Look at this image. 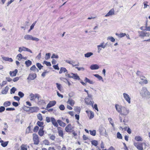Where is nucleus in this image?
Segmentation results:
<instances>
[{"instance_id": "f257e3e1", "label": "nucleus", "mask_w": 150, "mask_h": 150, "mask_svg": "<svg viewBox=\"0 0 150 150\" xmlns=\"http://www.w3.org/2000/svg\"><path fill=\"white\" fill-rule=\"evenodd\" d=\"M141 96L143 98H149L150 93L146 87H143L140 92Z\"/></svg>"}, {"instance_id": "f03ea898", "label": "nucleus", "mask_w": 150, "mask_h": 150, "mask_svg": "<svg viewBox=\"0 0 150 150\" xmlns=\"http://www.w3.org/2000/svg\"><path fill=\"white\" fill-rule=\"evenodd\" d=\"M87 96L85 99V101L86 103L88 105H92L93 106L94 102L92 101L93 96L89 93L87 94Z\"/></svg>"}, {"instance_id": "7ed1b4c3", "label": "nucleus", "mask_w": 150, "mask_h": 150, "mask_svg": "<svg viewBox=\"0 0 150 150\" xmlns=\"http://www.w3.org/2000/svg\"><path fill=\"white\" fill-rule=\"evenodd\" d=\"M129 109L126 108L123 106L122 108V110L120 114L122 115L126 116L129 114Z\"/></svg>"}, {"instance_id": "20e7f679", "label": "nucleus", "mask_w": 150, "mask_h": 150, "mask_svg": "<svg viewBox=\"0 0 150 150\" xmlns=\"http://www.w3.org/2000/svg\"><path fill=\"white\" fill-rule=\"evenodd\" d=\"M33 136L34 144H38L39 142L38 136L35 134H33Z\"/></svg>"}, {"instance_id": "39448f33", "label": "nucleus", "mask_w": 150, "mask_h": 150, "mask_svg": "<svg viewBox=\"0 0 150 150\" xmlns=\"http://www.w3.org/2000/svg\"><path fill=\"white\" fill-rule=\"evenodd\" d=\"M30 96V99L31 100H34L36 98L38 99V100H39L40 96L38 94H34L33 93H31Z\"/></svg>"}, {"instance_id": "423d86ee", "label": "nucleus", "mask_w": 150, "mask_h": 150, "mask_svg": "<svg viewBox=\"0 0 150 150\" xmlns=\"http://www.w3.org/2000/svg\"><path fill=\"white\" fill-rule=\"evenodd\" d=\"M123 95L125 100L128 102V103H130L131 98L129 95L125 93H124L123 94Z\"/></svg>"}, {"instance_id": "0eeeda50", "label": "nucleus", "mask_w": 150, "mask_h": 150, "mask_svg": "<svg viewBox=\"0 0 150 150\" xmlns=\"http://www.w3.org/2000/svg\"><path fill=\"white\" fill-rule=\"evenodd\" d=\"M65 130L68 132H73L74 130H72V128L71 124H69L65 127Z\"/></svg>"}, {"instance_id": "6e6552de", "label": "nucleus", "mask_w": 150, "mask_h": 150, "mask_svg": "<svg viewBox=\"0 0 150 150\" xmlns=\"http://www.w3.org/2000/svg\"><path fill=\"white\" fill-rule=\"evenodd\" d=\"M134 145L139 150H142V143L139 142L134 143Z\"/></svg>"}, {"instance_id": "1a4fd4ad", "label": "nucleus", "mask_w": 150, "mask_h": 150, "mask_svg": "<svg viewBox=\"0 0 150 150\" xmlns=\"http://www.w3.org/2000/svg\"><path fill=\"white\" fill-rule=\"evenodd\" d=\"M138 33L139 37H144L145 36H149L150 35L149 33H146L143 31H139Z\"/></svg>"}, {"instance_id": "9d476101", "label": "nucleus", "mask_w": 150, "mask_h": 150, "mask_svg": "<svg viewBox=\"0 0 150 150\" xmlns=\"http://www.w3.org/2000/svg\"><path fill=\"white\" fill-rule=\"evenodd\" d=\"M97 47L98 50V52L99 53L102 50L100 47L104 49L106 47V45H104V42H103L100 43V45H97Z\"/></svg>"}, {"instance_id": "9b49d317", "label": "nucleus", "mask_w": 150, "mask_h": 150, "mask_svg": "<svg viewBox=\"0 0 150 150\" xmlns=\"http://www.w3.org/2000/svg\"><path fill=\"white\" fill-rule=\"evenodd\" d=\"M56 102L55 100H53L50 101L49 103L47 105L45 110H47V108H48L51 107L54 105L56 104Z\"/></svg>"}, {"instance_id": "f8f14e48", "label": "nucleus", "mask_w": 150, "mask_h": 150, "mask_svg": "<svg viewBox=\"0 0 150 150\" xmlns=\"http://www.w3.org/2000/svg\"><path fill=\"white\" fill-rule=\"evenodd\" d=\"M36 77V74H29L27 78V79L32 80L34 79Z\"/></svg>"}, {"instance_id": "ddd939ff", "label": "nucleus", "mask_w": 150, "mask_h": 150, "mask_svg": "<svg viewBox=\"0 0 150 150\" xmlns=\"http://www.w3.org/2000/svg\"><path fill=\"white\" fill-rule=\"evenodd\" d=\"M100 133V134L107 135V133L106 129L104 127H101L99 129Z\"/></svg>"}, {"instance_id": "4468645a", "label": "nucleus", "mask_w": 150, "mask_h": 150, "mask_svg": "<svg viewBox=\"0 0 150 150\" xmlns=\"http://www.w3.org/2000/svg\"><path fill=\"white\" fill-rule=\"evenodd\" d=\"M123 107V106L119 105L117 104H116L115 105V107L117 111L120 113L121 112Z\"/></svg>"}, {"instance_id": "2eb2a0df", "label": "nucleus", "mask_w": 150, "mask_h": 150, "mask_svg": "<svg viewBox=\"0 0 150 150\" xmlns=\"http://www.w3.org/2000/svg\"><path fill=\"white\" fill-rule=\"evenodd\" d=\"M114 10L113 8L110 9L108 13H107L105 16V17H108L110 16H112L114 14Z\"/></svg>"}, {"instance_id": "dca6fc26", "label": "nucleus", "mask_w": 150, "mask_h": 150, "mask_svg": "<svg viewBox=\"0 0 150 150\" xmlns=\"http://www.w3.org/2000/svg\"><path fill=\"white\" fill-rule=\"evenodd\" d=\"M51 121L53 125L56 127H58V125L55 119L54 118L51 117Z\"/></svg>"}, {"instance_id": "f3484780", "label": "nucleus", "mask_w": 150, "mask_h": 150, "mask_svg": "<svg viewBox=\"0 0 150 150\" xmlns=\"http://www.w3.org/2000/svg\"><path fill=\"white\" fill-rule=\"evenodd\" d=\"M28 108H30V111L32 112H37L38 110V107H37Z\"/></svg>"}, {"instance_id": "a211bd4d", "label": "nucleus", "mask_w": 150, "mask_h": 150, "mask_svg": "<svg viewBox=\"0 0 150 150\" xmlns=\"http://www.w3.org/2000/svg\"><path fill=\"white\" fill-rule=\"evenodd\" d=\"M90 68L92 70H96L98 69L99 67L97 64H92Z\"/></svg>"}, {"instance_id": "6ab92c4d", "label": "nucleus", "mask_w": 150, "mask_h": 150, "mask_svg": "<svg viewBox=\"0 0 150 150\" xmlns=\"http://www.w3.org/2000/svg\"><path fill=\"white\" fill-rule=\"evenodd\" d=\"M18 71L17 69H16L13 71H10L9 74L11 76H15Z\"/></svg>"}, {"instance_id": "aec40b11", "label": "nucleus", "mask_w": 150, "mask_h": 150, "mask_svg": "<svg viewBox=\"0 0 150 150\" xmlns=\"http://www.w3.org/2000/svg\"><path fill=\"white\" fill-rule=\"evenodd\" d=\"M67 103L70 105L71 106H73L75 103V101L69 98Z\"/></svg>"}, {"instance_id": "412c9836", "label": "nucleus", "mask_w": 150, "mask_h": 150, "mask_svg": "<svg viewBox=\"0 0 150 150\" xmlns=\"http://www.w3.org/2000/svg\"><path fill=\"white\" fill-rule=\"evenodd\" d=\"M33 36L30 35H26L24 36V38L26 40H32Z\"/></svg>"}, {"instance_id": "4be33fe9", "label": "nucleus", "mask_w": 150, "mask_h": 150, "mask_svg": "<svg viewBox=\"0 0 150 150\" xmlns=\"http://www.w3.org/2000/svg\"><path fill=\"white\" fill-rule=\"evenodd\" d=\"M57 122L59 124V125L61 126L64 127L66 125V124L63 122L61 120H57Z\"/></svg>"}, {"instance_id": "5701e85b", "label": "nucleus", "mask_w": 150, "mask_h": 150, "mask_svg": "<svg viewBox=\"0 0 150 150\" xmlns=\"http://www.w3.org/2000/svg\"><path fill=\"white\" fill-rule=\"evenodd\" d=\"M71 75H72L71 78L76 80L80 79L79 76L77 74L72 73H71Z\"/></svg>"}, {"instance_id": "b1692460", "label": "nucleus", "mask_w": 150, "mask_h": 150, "mask_svg": "<svg viewBox=\"0 0 150 150\" xmlns=\"http://www.w3.org/2000/svg\"><path fill=\"white\" fill-rule=\"evenodd\" d=\"M30 70L34 72H38L39 71L38 69L36 67L35 65L33 66L30 69Z\"/></svg>"}, {"instance_id": "393cba45", "label": "nucleus", "mask_w": 150, "mask_h": 150, "mask_svg": "<svg viewBox=\"0 0 150 150\" xmlns=\"http://www.w3.org/2000/svg\"><path fill=\"white\" fill-rule=\"evenodd\" d=\"M38 134L41 137L43 135L44 131L43 130V128H41L39 129L38 132Z\"/></svg>"}, {"instance_id": "a878e982", "label": "nucleus", "mask_w": 150, "mask_h": 150, "mask_svg": "<svg viewBox=\"0 0 150 150\" xmlns=\"http://www.w3.org/2000/svg\"><path fill=\"white\" fill-rule=\"evenodd\" d=\"M59 128H61L60 127H59L58 128V133L59 134V135L62 137H63V131L61 129H59Z\"/></svg>"}, {"instance_id": "bb28decb", "label": "nucleus", "mask_w": 150, "mask_h": 150, "mask_svg": "<svg viewBox=\"0 0 150 150\" xmlns=\"http://www.w3.org/2000/svg\"><path fill=\"white\" fill-rule=\"evenodd\" d=\"M84 81L86 83H88L91 84H93L94 83V82L90 80L87 77L85 78Z\"/></svg>"}, {"instance_id": "cd10ccee", "label": "nucleus", "mask_w": 150, "mask_h": 150, "mask_svg": "<svg viewBox=\"0 0 150 150\" xmlns=\"http://www.w3.org/2000/svg\"><path fill=\"white\" fill-rule=\"evenodd\" d=\"M2 59L6 61H9V62H12L13 60L11 58H9L8 57H2Z\"/></svg>"}, {"instance_id": "c85d7f7f", "label": "nucleus", "mask_w": 150, "mask_h": 150, "mask_svg": "<svg viewBox=\"0 0 150 150\" xmlns=\"http://www.w3.org/2000/svg\"><path fill=\"white\" fill-rule=\"evenodd\" d=\"M25 64L26 65V67H28L31 65L32 64V62L29 60L25 61Z\"/></svg>"}, {"instance_id": "c756f323", "label": "nucleus", "mask_w": 150, "mask_h": 150, "mask_svg": "<svg viewBox=\"0 0 150 150\" xmlns=\"http://www.w3.org/2000/svg\"><path fill=\"white\" fill-rule=\"evenodd\" d=\"M28 146L26 144H22L21 146V150H27Z\"/></svg>"}, {"instance_id": "7c9ffc66", "label": "nucleus", "mask_w": 150, "mask_h": 150, "mask_svg": "<svg viewBox=\"0 0 150 150\" xmlns=\"http://www.w3.org/2000/svg\"><path fill=\"white\" fill-rule=\"evenodd\" d=\"M93 75L95 76L97 78L99 79V80H101L103 81L102 77L101 76H100L99 74H94Z\"/></svg>"}, {"instance_id": "2f4dec72", "label": "nucleus", "mask_w": 150, "mask_h": 150, "mask_svg": "<svg viewBox=\"0 0 150 150\" xmlns=\"http://www.w3.org/2000/svg\"><path fill=\"white\" fill-rule=\"evenodd\" d=\"M37 124L40 127H42V128H43L44 127V123L43 122L38 121L37 122Z\"/></svg>"}, {"instance_id": "473e14b6", "label": "nucleus", "mask_w": 150, "mask_h": 150, "mask_svg": "<svg viewBox=\"0 0 150 150\" xmlns=\"http://www.w3.org/2000/svg\"><path fill=\"white\" fill-rule=\"evenodd\" d=\"M67 71V70L65 68L62 67L59 72V74H61L62 72H65Z\"/></svg>"}, {"instance_id": "72a5a7b5", "label": "nucleus", "mask_w": 150, "mask_h": 150, "mask_svg": "<svg viewBox=\"0 0 150 150\" xmlns=\"http://www.w3.org/2000/svg\"><path fill=\"white\" fill-rule=\"evenodd\" d=\"M135 139L137 141H142L143 140L142 139L140 136H136L135 137Z\"/></svg>"}, {"instance_id": "f704fd0d", "label": "nucleus", "mask_w": 150, "mask_h": 150, "mask_svg": "<svg viewBox=\"0 0 150 150\" xmlns=\"http://www.w3.org/2000/svg\"><path fill=\"white\" fill-rule=\"evenodd\" d=\"M11 105V102L9 101H7L4 102L3 105L5 107L9 106Z\"/></svg>"}, {"instance_id": "c9c22d12", "label": "nucleus", "mask_w": 150, "mask_h": 150, "mask_svg": "<svg viewBox=\"0 0 150 150\" xmlns=\"http://www.w3.org/2000/svg\"><path fill=\"white\" fill-rule=\"evenodd\" d=\"M93 55V53L91 52H88L84 54V56L86 57H90L92 55Z\"/></svg>"}, {"instance_id": "e433bc0d", "label": "nucleus", "mask_w": 150, "mask_h": 150, "mask_svg": "<svg viewBox=\"0 0 150 150\" xmlns=\"http://www.w3.org/2000/svg\"><path fill=\"white\" fill-rule=\"evenodd\" d=\"M25 47H19L18 51L20 53L21 52L23 51H25Z\"/></svg>"}, {"instance_id": "4c0bfd02", "label": "nucleus", "mask_w": 150, "mask_h": 150, "mask_svg": "<svg viewBox=\"0 0 150 150\" xmlns=\"http://www.w3.org/2000/svg\"><path fill=\"white\" fill-rule=\"evenodd\" d=\"M107 40H110L112 42H114L115 41V39L112 37L110 36L107 38Z\"/></svg>"}, {"instance_id": "58836bf2", "label": "nucleus", "mask_w": 150, "mask_h": 150, "mask_svg": "<svg viewBox=\"0 0 150 150\" xmlns=\"http://www.w3.org/2000/svg\"><path fill=\"white\" fill-rule=\"evenodd\" d=\"M74 110L75 111L80 113V112L81 109L79 107H75L74 108Z\"/></svg>"}, {"instance_id": "ea45409f", "label": "nucleus", "mask_w": 150, "mask_h": 150, "mask_svg": "<svg viewBox=\"0 0 150 150\" xmlns=\"http://www.w3.org/2000/svg\"><path fill=\"white\" fill-rule=\"evenodd\" d=\"M91 144L94 145L95 146H96L98 144V142L96 140H93L91 142Z\"/></svg>"}, {"instance_id": "a19ab883", "label": "nucleus", "mask_w": 150, "mask_h": 150, "mask_svg": "<svg viewBox=\"0 0 150 150\" xmlns=\"http://www.w3.org/2000/svg\"><path fill=\"white\" fill-rule=\"evenodd\" d=\"M37 117L38 119L40 120V121H42V115L40 114L39 113L37 115Z\"/></svg>"}, {"instance_id": "79ce46f5", "label": "nucleus", "mask_w": 150, "mask_h": 150, "mask_svg": "<svg viewBox=\"0 0 150 150\" xmlns=\"http://www.w3.org/2000/svg\"><path fill=\"white\" fill-rule=\"evenodd\" d=\"M117 138L120 139H122V135L119 132H118L117 133Z\"/></svg>"}, {"instance_id": "37998d69", "label": "nucleus", "mask_w": 150, "mask_h": 150, "mask_svg": "<svg viewBox=\"0 0 150 150\" xmlns=\"http://www.w3.org/2000/svg\"><path fill=\"white\" fill-rule=\"evenodd\" d=\"M8 142V141L4 142L2 143H1V145L3 147H5L7 145Z\"/></svg>"}, {"instance_id": "c03bdc74", "label": "nucleus", "mask_w": 150, "mask_h": 150, "mask_svg": "<svg viewBox=\"0 0 150 150\" xmlns=\"http://www.w3.org/2000/svg\"><path fill=\"white\" fill-rule=\"evenodd\" d=\"M16 88L14 87H13L11 89L10 93L11 94L14 93L16 91Z\"/></svg>"}, {"instance_id": "a18cd8bd", "label": "nucleus", "mask_w": 150, "mask_h": 150, "mask_svg": "<svg viewBox=\"0 0 150 150\" xmlns=\"http://www.w3.org/2000/svg\"><path fill=\"white\" fill-rule=\"evenodd\" d=\"M57 87V89L60 91H61L62 86L60 84H59L58 83H56Z\"/></svg>"}, {"instance_id": "49530a36", "label": "nucleus", "mask_w": 150, "mask_h": 150, "mask_svg": "<svg viewBox=\"0 0 150 150\" xmlns=\"http://www.w3.org/2000/svg\"><path fill=\"white\" fill-rule=\"evenodd\" d=\"M50 53H46L45 54V59L46 60L49 59L50 58Z\"/></svg>"}, {"instance_id": "de8ad7c7", "label": "nucleus", "mask_w": 150, "mask_h": 150, "mask_svg": "<svg viewBox=\"0 0 150 150\" xmlns=\"http://www.w3.org/2000/svg\"><path fill=\"white\" fill-rule=\"evenodd\" d=\"M90 134L91 135L95 136L96 134V131L95 130H93V131H89Z\"/></svg>"}, {"instance_id": "09e8293b", "label": "nucleus", "mask_w": 150, "mask_h": 150, "mask_svg": "<svg viewBox=\"0 0 150 150\" xmlns=\"http://www.w3.org/2000/svg\"><path fill=\"white\" fill-rule=\"evenodd\" d=\"M43 143L45 145H49L50 144V142L48 140L45 139L43 141Z\"/></svg>"}, {"instance_id": "8fccbe9b", "label": "nucleus", "mask_w": 150, "mask_h": 150, "mask_svg": "<svg viewBox=\"0 0 150 150\" xmlns=\"http://www.w3.org/2000/svg\"><path fill=\"white\" fill-rule=\"evenodd\" d=\"M65 61L69 64L72 65L73 67H74V64H73V61H69V60H66Z\"/></svg>"}, {"instance_id": "3c124183", "label": "nucleus", "mask_w": 150, "mask_h": 150, "mask_svg": "<svg viewBox=\"0 0 150 150\" xmlns=\"http://www.w3.org/2000/svg\"><path fill=\"white\" fill-rule=\"evenodd\" d=\"M17 57L18 58V59L19 61L21 60L23 58L22 55L21 54H18L17 56Z\"/></svg>"}, {"instance_id": "603ef678", "label": "nucleus", "mask_w": 150, "mask_h": 150, "mask_svg": "<svg viewBox=\"0 0 150 150\" xmlns=\"http://www.w3.org/2000/svg\"><path fill=\"white\" fill-rule=\"evenodd\" d=\"M43 63L45 64L47 66L50 67L51 66V64L50 62H47L46 61H44Z\"/></svg>"}, {"instance_id": "864d4df0", "label": "nucleus", "mask_w": 150, "mask_h": 150, "mask_svg": "<svg viewBox=\"0 0 150 150\" xmlns=\"http://www.w3.org/2000/svg\"><path fill=\"white\" fill-rule=\"evenodd\" d=\"M90 115L89 116L90 119H91L94 117V114L93 112L92 111H90Z\"/></svg>"}, {"instance_id": "5fc2aeb1", "label": "nucleus", "mask_w": 150, "mask_h": 150, "mask_svg": "<svg viewBox=\"0 0 150 150\" xmlns=\"http://www.w3.org/2000/svg\"><path fill=\"white\" fill-rule=\"evenodd\" d=\"M36 66L39 70H40L43 67V66L39 63H38L36 64Z\"/></svg>"}, {"instance_id": "6e6d98bb", "label": "nucleus", "mask_w": 150, "mask_h": 150, "mask_svg": "<svg viewBox=\"0 0 150 150\" xmlns=\"http://www.w3.org/2000/svg\"><path fill=\"white\" fill-rule=\"evenodd\" d=\"M18 95L21 98L23 97L24 94L21 92V91H19L18 93Z\"/></svg>"}, {"instance_id": "4d7b16f0", "label": "nucleus", "mask_w": 150, "mask_h": 150, "mask_svg": "<svg viewBox=\"0 0 150 150\" xmlns=\"http://www.w3.org/2000/svg\"><path fill=\"white\" fill-rule=\"evenodd\" d=\"M51 58H52L57 59L59 58V56L57 55H56L54 54H53Z\"/></svg>"}, {"instance_id": "13d9d810", "label": "nucleus", "mask_w": 150, "mask_h": 150, "mask_svg": "<svg viewBox=\"0 0 150 150\" xmlns=\"http://www.w3.org/2000/svg\"><path fill=\"white\" fill-rule=\"evenodd\" d=\"M30 127L29 126L26 130V133L28 134L30 133Z\"/></svg>"}, {"instance_id": "bf43d9fd", "label": "nucleus", "mask_w": 150, "mask_h": 150, "mask_svg": "<svg viewBox=\"0 0 150 150\" xmlns=\"http://www.w3.org/2000/svg\"><path fill=\"white\" fill-rule=\"evenodd\" d=\"M65 107L63 105H61L59 106V108L61 110H64L65 109Z\"/></svg>"}, {"instance_id": "052dcab7", "label": "nucleus", "mask_w": 150, "mask_h": 150, "mask_svg": "<svg viewBox=\"0 0 150 150\" xmlns=\"http://www.w3.org/2000/svg\"><path fill=\"white\" fill-rule=\"evenodd\" d=\"M5 110V108L4 106L0 107V112H4Z\"/></svg>"}, {"instance_id": "680f3d73", "label": "nucleus", "mask_w": 150, "mask_h": 150, "mask_svg": "<svg viewBox=\"0 0 150 150\" xmlns=\"http://www.w3.org/2000/svg\"><path fill=\"white\" fill-rule=\"evenodd\" d=\"M50 138L51 140L54 141L56 137L54 135H52L50 136Z\"/></svg>"}, {"instance_id": "e2e57ef3", "label": "nucleus", "mask_w": 150, "mask_h": 150, "mask_svg": "<svg viewBox=\"0 0 150 150\" xmlns=\"http://www.w3.org/2000/svg\"><path fill=\"white\" fill-rule=\"evenodd\" d=\"M39 127L37 126H35L34 129L33 131L34 132H37L39 129Z\"/></svg>"}, {"instance_id": "0e129e2a", "label": "nucleus", "mask_w": 150, "mask_h": 150, "mask_svg": "<svg viewBox=\"0 0 150 150\" xmlns=\"http://www.w3.org/2000/svg\"><path fill=\"white\" fill-rule=\"evenodd\" d=\"M48 72L47 71H44L41 74V76L43 77H45V76L46 74Z\"/></svg>"}, {"instance_id": "69168bd1", "label": "nucleus", "mask_w": 150, "mask_h": 150, "mask_svg": "<svg viewBox=\"0 0 150 150\" xmlns=\"http://www.w3.org/2000/svg\"><path fill=\"white\" fill-rule=\"evenodd\" d=\"M75 68L77 69L79 71L82 70L83 71L84 70V68L83 67H76Z\"/></svg>"}, {"instance_id": "338daca9", "label": "nucleus", "mask_w": 150, "mask_h": 150, "mask_svg": "<svg viewBox=\"0 0 150 150\" xmlns=\"http://www.w3.org/2000/svg\"><path fill=\"white\" fill-rule=\"evenodd\" d=\"M4 124L5 125V127L3 129L4 131H6L7 129V128H8V126L7 125V123L5 122L4 123Z\"/></svg>"}, {"instance_id": "774afa93", "label": "nucleus", "mask_w": 150, "mask_h": 150, "mask_svg": "<svg viewBox=\"0 0 150 150\" xmlns=\"http://www.w3.org/2000/svg\"><path fill=\"white\" fill-rule=\"evenodd\" d=\"M126 35L125 33H121L120 34H119V37L122 38V37H124Z\"/></svg>"}]
</instances>
